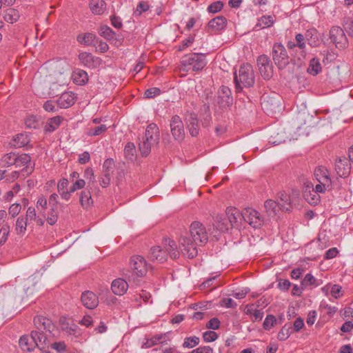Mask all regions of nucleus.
Segmentation results:
<instances>
[{"instance_id":"37998d69","label":"nucleus","mask_w":353,"mask_h":353,"mask_svg":"<svg viewBox=\"0 0 353 353\" xmlns=\"http://www.w3.org/2000/svg\"><path fill=\"white\" fill-rule=\"evenodd\" d=\"M10 225L8 223H3L0 229V245H3L7 241L10 234Z\"/></svg>"},{"instance_id":"5701e85b","label":"nucleus","mask_w":353,"mask_h":353,"mask_svg":"<svg viewBox=\"0 0 353 353\" xmlns=\"http://www.w3.org/2000/svg\"><path fill=\"white\" fill-rule=\"evenodd\" d=\"M89 7L94 14L101 15L105 10L106 3L104 0H90Z\"/></svg>"},{"instance_id":"e2e57ef3","label":"nucleus","mask_w":353,"mask_h":353,"mask_svg":"<svg viewBox=\"0 0 353 353\" xmlns=\"http://www.w3.org/2000/svg\"><path fill=\"white\" fill-rule=\"evenodd\" d=\"M220 326V321L217 318L211 319L206 324L208 329L217 330Z\"/></svg>"},{"instance_id":"f3484780","label":"nucleus","mask_w":353,"mask_h":353,"mask_svg":"<svg viewBox=\"0 0 353 353\" xmlns=\"http://www.w3.org/2000/svg\"><path fill=\"white\" fill-rule=\"evenodd\" d=\"M34 324L38 330L37 331L46 330L51 333L54 328L52 321L42 316L34 317Z\"/></svg>"},{"instance_id":"c03bdc74","label":"nucleus","mask_w":353,"mask_h":353,"mask_svg":"<svg viewBox=\"0 0 353 353\" xmlns=\"http://www.w3.org/2000/svg\"><path fill=\"white\" fill-rule=\"evenodd\" d=\"M108 128L105 125L101 124L94 128H90L87 132L88 136H98L105 132Z\"/></svg>"},{"instance_id":"864d4df0","label":"nucleus","mask_w":353,"mask_h":353,"mask_svg":"<svg viewBox=\"0 0 353 353\" xmlns=\"http://www.w3.org/2000/svg\"><path fill=\"white\" fill-rule=\"evenodd\" d=\"M223 7V3L220 1H215L212 3H211L208 8V11L209 12H212V13H216L218 12H219Z\"/></svg>"},{"instance_id":"7ed1b4c3","label":"nucleus","mask_w":353,"mask_h":353,"mask_svg":"<svg viewBox=\"0 0 353 353\" xmlns=\"http://www.w3.org/2000/svg\"><path fill=\"white\" fill-rule=\"evenodd\" d=\"M234 83L238 90H242L243 87H251L254 85V74L250 64L243 63L241 65L238 73H234Z\"/></svg>"},{"instance_id":"e433bc0d","label":"nucleus","mask_w":353,"mask_h":353,"mask_svg":"<svg viewBox=\"0 0 353 353\" xmlns=\"http://www.w3.org/2000/svg\"><path fill=\"white\" fill-rule=\"evenodd\" d=\"M226 214L231 225L236 223L238 221V219L242 216L239 211L233 208H227Z\"/></svg>"},{"instance_id":"6ab92c4d","label":"nucleus","mask_w":353,"mask_h":353,"mask_svg":"<svg viewBox=\"0 0 353 353\" xmlns=\"http://www.w3.org/2000/svg\"><path fill=\"white\" fill-rule=\"evenodd\" d=\"M148 257L151 261H157L159 263H163L168 258L166 251L162 249L160 246H154L151 248Z\"/></svg>"},{"instance_id":"4468645a","label":"nucleus","mask_w":353,"mask_h":353,"mask_svg":"<svg viewBox=\"0 0 353 353\" xmlns=\"http://www.w3.org/2000/svg\"><path fill=\"white\" fill-rule=\"evenodd\" d=\"M217 102L222 107H228L232 103L230 89L221 86L218 90Z\"/></svg>"},{"instance_id":"6e6552de","label":"nucleus","mask_w":353,"mask_h":353,"mask_svg":"<svg viewBox=\"0 0 353 353\" xmlns=\"http://www.w3.org/2000/svg\"><path fill=\"white\" fill-rule=\"evenodd\" d=\"M330 38L337 48H345L347 45V39L343 30L337 26H332L330 30Z\"/></svg>"},{"instance_id":"774afa93","label":"nucleus","mask_w":353,"mask_h":353,"mask_svg":"<svg viewBox=\"0 0 353 353\" xmlns=\"http://www.w3.org/2000/svg\"><path fill=\"white\" fill-rule=\"evenodd\" d=\"M190 353H213V350L209 346H202L192 350Z\"/></svg>"},{"instance_id":"39448f33","label":"nucleus","mask_w":353,"mask_h":353,"mask_svg":"<svg viewBox=\"0 0 353 353\" xmlns=\"http://www.w3.org/2000/svg\"><path fill=\"white\" fill-rule=\"evenodd\" d=\"M272 59L275 65L283 69L289 63L290 57L284 46L281 43L274 44L272 50Z\"/></svg>"},{"instance_id":"7c9ffc66","label":"nucleus","mask_w":353,"mask_h":353,"mask_svg":"<svg viewBox=\"0 0 353 353\" xmlns=\"http://www.w3.org/2000/svg\"><path fill=\"white\" fill-rule=\"evenodd\" d=\"M322 67L319 59L316 57L312 58L310 61L309 66L307 69V72L313 76L317 75L321 72Z\"/></svg>"},{"instance_id":"3c124183","label":"nucleus","mask_w":353,"mask_h":353,"mask_svg":"<svg viewBox=\"0 0 353 353\" xmlns=\"http://www.w3.org/2000/svg\"><path fill=\"white\" fill-rule=\"evenodd\" d=\"M110 174L109 170L104 171L103 175L99 179V183L101 187L106 188L110 185Z\"/></svg>"},{"instance_id":"49530a36","label":"nucleus","mask_w":353,"mask_h":353,"mask_svg":"<svg viewBox=\"0 0 353 353\" xmlns=\"http://www.w3.org/2000/svg\"><path fill=\"white\" fill-rule=\"evenodd\" d=\"M136 152L135 145L133 143L128 142L125 146L124 154L127 159H132Z\"/></svg>"},{"instance_id":"338daca9","label":"nucleus","mask_w":353,"mask_h":353,"mask_svg":"<svg viewBox=\"0 0 353 353\" xmlns=\"http://www.w3.org/2000/svg\"><path fill=\"white\" fill-rule=\"evenodd\" d=\"M261 104L263 105V108L267 111L274 110V109L277 107V103L276 102L270 103L268 100L265 99L263 100Z\"/></svg>"},{"instance_id":"052dcab7","label":"nucleus","mask_w":353,"mask_h":353,"mask_svg":"<svg viewBox=\"0 0 353 353\" xmlns=\"http://www.w3.org/2000/svg\"><path fill=\"white\" fill-rule=\"evenodd\" d=\"M273 24V19L272 17L268 16H263L259 19V26H263L262 28L265 27H269Z\"/></svg>"},{"instance_id":"a18cd8bd","label":"nucleus","mask_w":353,"mask_h":353,"mask_svg":"<svg viewBox=\"0 0 353 353\" xmlns=\"http://www.w3.org/2000/svg\"><path fill=\"white\" fill-rule=\"evenodd\" d=\"M199 338L197 336L186 337L183 343V347L185 348H192L199 343Z\"/></svg>"},{"instance_id":"bb28decb","label":"nucleus","mask_w":353,"mask_h":353,"mask_svg":"<svg viewBox=\"0 0 353 353\" xmlns=\"http://www.w3.org/2000/svg\"><path fill=\"white\" fill-rule=\"evenodd\" d=\"M73 82L79 85H85L88 81V76L83 70H76L72 74Z\"/></svg>"},{"instance_id":"de8ad7c7","label":"nucleus","mask_w":353,"mask_h":353,"mask_svg":"<svg viewBox=\"0 0 353 353\" xmlns=\"http://www.w3.org/2000/svg\"><path fill=\"white\" fill-rule=\"evenodd\" d=\"M99 34L107 39H111L114 37V33L112 30L108 26H102L100 28Z\"/></svg>"},{"instance_id":"2f4dec72","label":"nucleus","mask_w":353,"mask_h":353,"mask_svg":"<svg viewBox=\"0 0 353 353\" xmlns=\"http://www.w3.org/2000/svg\"><path fill=\"white\" fill-rule=\"evenodd\" d=\"M79 200L81 206L85 209H88L93 204V200L89 190H85L81 192Z\"/></svg>"},{"instance_id":"8fccbe9b","label":"nucleus","mask_w":353,"mask_h":353,"mask_svg":"<svg viewBox=\"0 0 353 353\" xmlns=\"http://www.w3.org/2000/svg\"><path fill=\"white\" fill-rule=\"evenodd\" d=\"M21 210V205L19 203L12 204L8 209V214L11 218L17 216Z\"/></svg>"},{"instance_id":"412c9836","label":"nucleus","mask_w":353,"mask_h":353,"mask_svg":"<svg viewBox=\"0 0 353 353\" xmlns=\"http://www.w3.org/2000/svg\"><path fill=\"white\" fill-rule=\"evenodd\" d=\"M68 185L69 181L65 178L61 179L57 183V191L61 197L65 201L70 199L72 193L70 189L68 190Z\"/></svg>"},{"instance_id":"0eeeda50","label":"nucleus","mask_w":353,"mask_h":353,"mask_svg":"<svg viewBox=\"0 0 353 353\" xmlns=\"http://www.w3.org/2000/svg\"><path fill=\"white\" fill-rule=\"evenodd\" d=\"M149 265L145 259L140 256H133L130 259V268L132 272L139 277L144 276L148 270Z\"/></svg>"},{"instance_id":"4c0bfd02","label":"nucleus","mask_w":353,"mask_h":353,"mask_svg":"<svg viewBox=\"0 0 353 353\" xmlns=\"http://www.w3.org/2000/svg\"><path fill=\"white\" fill-rule=\"evenodd\" d=\"M280 199L282 202L279 203L280 205V209H281L283 211L290 212L291 210L292 205L289 195L285 192H282L280 195Z\"/></svg>"},{"instance_id":"58836bf2","label":"nucleus","mask_w":353,"mask_h":353,"mask_svg":"<svg viewBox=\"0 0 353 353\" xmlns=\"http://www.w3.org/2000/svg\"><path fill=\"white\" fill-rule=\"evenodd\" d=\"M264 206L270 216H274L278 208H280L279 204L272 199L267 200L265 202Z\"/></svg>"},{"instance_id":"f03ea898","label":"nucleus","mask_w":353,"mask_h":353,"mask_svg":"<svg viewBox=\"0 0 353 353\" xmlns=\"http://www.w3.org/2000/svg\"><path fill=\"white\" fill-rule=\"evenodd\" d=\"M206 64L205 54L192 53L182 57L180 70L187 72L199 71L204 68Z\"/></svg>"},{"instance_id":"f257e3e1","label":"nucleus","mask_w":353,"mask_h":353,"mask_svg":"<svg viewBox=\"0 0 353 353\" xmlns=\"http://www.w3.org/2000/svg\"><path fill=\"white\" fill-rule=\"evenodd\" d=\"M208 241L205 227L199 221H194L190 226V233L180 238L179 245L183 255L193 259L198 254L197 246L205 245Z\"/></svg>"},{"instance_id":"aec40b11","label":"nucleus","mask_w":353,"mask_h":353,"mask_svg":"<svg viewBox=\"0 0 353 353\" xmlns=\"http://www.w3.org/2000/svg\"><path fill=\"white\" fill-rule=\"evenodd\" d=\"M128 284L123 279H114L111 285L112 292L118 296L123 295L128 290Z\"/></svg>"},{"instance_id":"4be33fe9","label":"nucleus","mask_w":353,"mask_h":353,"mask_svg":"<svg viewBox=\"0 0 353 353\" xmlns=\"http://www.w3.org/2000/svg\"><path fill=\"white\" fill-rule=\"evenodd\" d=\"M164 250L166 251L167 255L169 254L172 259H176L179 256V252L177 250V245L174 241L170 239H165L164 241Z\"/></svg>"},{"instance_id":"5fc2aeb1","label":"nucleus","mask_w":353,"mask_h":353,"mask_svg":"<svg viewBox=\"0 0 353 353\" xmlns=\"http://www.w3.org/2000/svg\"><path fill=\"white\" fill-rule=\"evenodd\" d=\"M276 321V318L273 315H268L263 324V328L267 330H270L274 325Z\"/></svg>"},{"instance_id":"2eb2a0df","label":"nucleus","mask_w":353,"mask_h":353,"mask_svg":"<svg viewBox=\"0 0 353 353\" xmlns=\"http://www.w3.org/2000/svg\"><path fill=\"white\" fill-rule=\"evenodd\" d=\"M335 170L340 177H347L351 171L350 161H348L345 157L339 158L336 161Z\"/></svg>"},{"instance_id":"b1692460","label":"nucleus","mask_w":353,"mask_h":353,"mask_svg":"<svg viewBox=\"0 0 353 353\" xmlns=\"http://www.w3.org/2000/svg\"><path fill=\"white\" fill-rule=\"evenodd\" d=\"M227 24V19L222 16L216 17L208 23V28L214 31H219L225 28Z\"/></svg>"},{"instance_id":"a211bd4d","label":"nucleus","mask_w":353,"mask_h":353,"mask_svg":"<svg viewBox=\"0 0 353 353\" xmlns=\"http://www.w3.org/2000/svg\"><path fill=\"white\" fill-rule=\"evenodd\" d=\"M75 100L76 97L72 92H65L57 99V104L61 108H68L75 103Z\"/></svg>"},{"instance_id":"20e7f679","label":"nucleus","mask_w":353,"mask_h":353,"mask_svg":"<svg viewBox=\"0 0 353 353\" xmlns=\"http://www.w3.org/2000/svg\"><path fill=\"white\" fill-rule=\"evenodd\" d=\"M316 180L319 182L316 185L317 192H325L332 189V181L328 170L324 166H319L314 172Z\"/></svg>"},{"instance_id":"680f3d73","label":"nucleus","mask_w":353,"mask_h":353,"mask_svg":"<svg viewBox=\"0 0 353 353\" xmlns=\"http://www.w3.org/2000/svg\"><path fill=\"white\" fill-rule=\"evenodd\" d=\"M58 198V194L56 193L52 194L49 197L48 202L50 205L51 210L53 212H54V210H57V205L59 203Z\"/></svg>"},{"instance_id":"13d9d810","label":"nucleus","mask_w":353,"mask_h":353,"mask_svg":"<svg viewBox=\"0 0 353 353\" xmlns=\"http://www.w3.org/2000/svg\"><path fill=\"white\" fill-rule=\"evenodd\" d=\"M295 41L296 45L299 48L303 50L305 48V38L302 34H296L295 36Z\"/></svg>"},{"instance_id":"79ce46f5","label":"nucleus","mask_w":353,"mask_h":353,"mask_svg":"<svg viewBox=\"0 0 353 353\" xmlns=\"http://www.w3.org/2000/svg\"><path fill=\"white\" fill-rule=\"evenodd\" d=\"M154 145H150L148 141H147L145 139L143 138L142 141L139 143V150L142 154V156H148L150 152L152 147Z\"/></svg>"},{"instance_id":"473e14b6","label":"nucleus","mask_w":353,"mask_h":353,"mask_svg":"<svg viewBox=\"0 0 353 353\" xmlns=\"http://www.w3.org/2000/svg\"><path fill=\"white\" fill-rule=\"evenodd\" d=\"M188 128L192 137H196L199 132V125L197 119L191 114L188 119Z\"/></svg>"},{"instance_id":"69168bd1","label":"nucleus","mask_w":353,"mask_h":353,"mask_svg":"<svg viewBox=\"0 0 353 353\" xmlns=\"http://www.w3.org/2000/svg\"><path fill=\"white\" fill-rule=\"evenodd\" d=\"M57 219H58L57 210H54V212H53L50 210V212L47 217V222L50 225H52L57 221Z\"/></svg>"},{"instance_id":"6e6d98bb","label":"nucleus","mask_w":353,"mask_h":353,"mask_svg":"<svg viewBox=\"0 0 353 353\" xmlns=\"http://www.w3.org/2000/svg\"><path fill=\"white\" fill-rule=\"evenodd\" d=\"M85 185V180L82 179H78L77 181L73 182L72 185L70 187V192H74L77 190L82 189Z\"/></svg>"},{"instance_id":"ddd939ff","label":"nucleus","mask_w":353,"mask_h":353,"mask_svg":"<svg viewBox=\"0 0 353 353\" xmlns=\"http://www.w3.org/2000/svg\"><path fill=\"white\" fill-rule=\"evenodd\" d=\"M143 138L147 141H148L150 145H157L160 139L158 126L155 123L149 124L145 130V136Z\"/></svg>"},{"instance_id":"9d476101","label":"nucleus","mask_w":353,"mask_h":353,"mask_svg":"<svg viewBox=\"0 0 353 353\" xmlns=\"http://www.w3.org/2000/svg\"><path fill=\"white\" fill-rule=\"evenodd\" d=\"M244 221L254 228H259L262 225L263 220L256 210L252 208H245L241 213Z\"/></svg>"},{"instance_id":"0e129e2a","label":"nucleus","mask_w":353,"mask_h":353,"mask_svg":"<svg viewBox=\"0 0 353 353\" xmlns=\"http://www.w3.org/2000/svg\"><path fill=\"white\" fill-rule=\"evenodd\" d=\"M161 93V90L158 88H151L148 89L145 92V96L146 98H153Z\"/></svg>"},{"instance_id":"09e8293b","label":"nucleus","mask_w":353,"mask_h":353,"mask_svg":"<svg viewBox=\"0 0 353 353\" xmlns=\"http://www.w3.org/2000/svg\"><path fill=\"white\" fill-rule=\"evenodd\" d=\"M216 227L218 230L224 232L228 230V222L222 216H217L216 217Z\"/></svg>"},{"instance_id":"a19ab883","label":"nucleus","mask_w":353,"mask_h":353,"mask_svg":"<svg viewBox=\"0 0 353 353\" xmlns=\"http://www.w3.org/2000/svg\"><path fill=\"white\" fill-rule=\"evenodd\" d=\"M16 154H17L14 152H10L4 154L1 159V165L3 167H10L14 165Z\"/></svg>"},{"instance_id":"bf43d9fd","label":"nucleus","mask_w":353,"mask_h":353,"mask_svg":"<svg viewBox=\"0 0 353 353\" xmlns=\"http://www.w3.org/2000/svg\"><path fill=\"white\" fill-rule=\"evenodd\" d=\"M38 121L37 120L36 117L34 116H30L26 119L25 120V125L26 128H34L35 129L37 126Z\"/></svg>"},{"instance_id":"c9c22d12","label":"nucleus","mask_w":353,"mask_h":353,"mask_svg":"<svg viewBox=\"0 0 353 353\" xmlns=\"http://www.w3.org/2000/svg\"><path fill=\"white\" fill-rule=\"evenodd\" d=\"M27 220L23 216L17 218L15 224V231L19 235H23L26 231Z\"/></svg>"},{"instance_id":"cd10ccee","label":"nucleus","mask_w":353,"mask_h":353,"mask_svg":"<svg viewBox=\"0 0 353 353\" xmlns=\"http://www.w3.org/2000/svg\"><path fill=\"white\" fill-rule=\"evenodd\" d=\"M60 323L62 330L65 332L67 334L70 335H75L78 333V326L72 322L70 323L67 321L65 318L60 319Z\"/></svg>"},{"instance_id":"c756f323","label":"nucleus","mask_w":353,"mask_h":353,"mask_svg":"<svg viewBox=\"0 0 353 353\" xmlns=\"http://www.w3.org/2000/svg\"><path fill=\"white\" fill-rule=\"evenodd\" d=\"M31 335L32 341H34L35 342L36 346L38 347H43V345L46 344L47 340V336L43 333V330H33L31 332Z\"/></svg>"},{"instance_id":"423d86ee","label":"nucleus","mask_w":353,"mask_h":353,"mask_svg":"<svg viewBox=\"0 0 353 353\" xmlns=\"http://www.w3.org/2000/svg\"><path fill=\"white\" fill-rule=\"evenodd\" d=\"M14 165L21 168V174L23 177L29 176L34 170V165L32 164L31 157L28 154H16Z\"/></svg>"},{"instance_id":"4d7b16f0","label":"nucleus","mask_w":353,"mask_h":353,"mask_svg":"<svg viewBox=\"0 0 353 353\" xmlns=\"http://www.w3.org/2000/svg\"><path fill=\"white\" fill-rule=\"evenodd\" d=\"M203 338L205 342H212L216 340L218 334L214 331H206L203 333Z\"/></svg>"},{"instance_id":"9b49d317","label":"nucleus","mask_w":353,"mask_h":353,"mask_svg":"<svg viewBox=\"0 0 353 353\" xmlns=\"http://www.w3.org/2000/svg\"><path fill=\"white\" fill-rule=\"evenodd\" d=\"M171 132L176 140H182L185 132L183 123L181 119L178 115H174L170 121Z\"/></svg>"},{"instance_id":"c85d7f7f","label":"nucleus","mask_w":353,"mask_h":353,"mask_svg":"<svg viewBox=\"0 0 353 353\" xmlns=\"http://www.w3.org/2000/svg\"><path fill=\"white\" fill-rule=\"evenodd\" d=\"M323 192H317L315 188L312 191H305L303 192V197L310 205H316L320 201L319 193Z\"/></svg>"},{"instance_id":"dca6fc26","label":"nucleus","mask_w":353,"mask_h":353,"mask_svg":"<svg viewBox=\"0 0 353 353\" xmlns=\"http://www.w3.org/2000/svg\"><path fill=\"white\" fill-rule=\"evenodd\" d=\"M81 300L84 307L88 309H94L99 305L97 296L91 291H85L82 293Z\"/></svg>"},{"instance_id":"72a5a7b5","label":"nucleus","mask_w":353,"mask_h":353,"mask_svg":"<svg viewBox=\"0 0 353 353\" xmlns=\"http://www.w3.org/2000/svg\"><path fill=\"white\" fill-rule=\"evenodd\" d=\"M96 39L95 34L90 33V32H86L84 34H80L77 36V41L85 46H92L94 43V40Z\"/></svg>"},{"instance_id":"f8f14e48","label":"nucleus","mask_w":353,"mask_h":353,"mask_svg":"<svg viewBox=\"0 0 353 353\" xmlns=\"http://www.w3.org/2000/svg\"><path fill=\"white\" fill-rule=\"evenodd\" d=\"M79 59L81 64L89 68H97L101 64V60L90 52H81L79 54Z\"/></svg>"},{"instance_id":"1a4fd4ad","label":"nucleus","mask_w":353,"mask_h":353,"mask_svg":"<svg viewBox=\"0 0 353 353\" xmlns=\"http://www.w3.org/2000/svg\"><path fill=\"white\" fill-rule=\"evenodd\" d=\"M257 65L260 74L264 79H270L272 77L273 66L267 55H260L257 59Z\"/></svg>"},{"instance_id":"603ef678","label":"nucleus","mask_w":353,"mask_h":353,"mask_svg":"<svg viewBox=\"0 0 353 353\" xmlns=\"http://www.w3.org/2000/svg\"><path fill=\"white\" fill-rule=\"evenodd\" d=\"M83 176L88 180V185H94L95 183V176L94 174V171L92 168H88L84 171Z\"/></svg>"},{"instance_id":"a878e982","label":"nucleus","mask_w":353,"mask_h":353,"mask_svg":"<svg viewBox=\"0 0 353 353\" xmlns=\"http://www.w3.org/2000/svg\"><path fill=\"white\" fill-rule=\"evenodd\" d=\"M19 344L20 347L23 351L31 352L33 351L34 347H37L35 345V342L32 341V335L28 336H22L19 341Z\"/></svg>"},{"instance_id":"393cba45","label":"nucleus","mask_w":353,"mask_h":353,"mask_svg":"<svg viewBox=\"0 0 353 353\" xmlns=\"http://www.w3.org/2000/svg\"><path fill=\"white\" fill-rule=\"evenodd\" d=\"M63 121V117L61 116H56L50 118L44 127V130L47 132H52L56 130L61 124Z\"/></svg>"},{"instance_id":"f704fd0d","label":"nucleus","mask_w":353,"mask_h":353,"mask_svg":"<svg viewBox=\"0 0 353 353\" xmlns=\"http://www.w3.org/2000/svg\"><path fill=\"white\" fill-rule=\"evenodd\" d=\"M322 283L318 281L312 274H307L301 281V286L307 288L308 286L317 287Z\"/></svg>"},{"instance_id":"ea45409f","label":"nucleus","mask_w":353,"mask_h":353,"mask_svg":"<svg viewBox=\"0 0 353 353\" xmlns=\"http://www.w3.org/2000/svg\"><path fill=\"white\" fill-rule=\"evenodd\" d=\"M29 143L27 134H19L13 139V145L15 148H22Z\"/></svg>"}]
</instances>
